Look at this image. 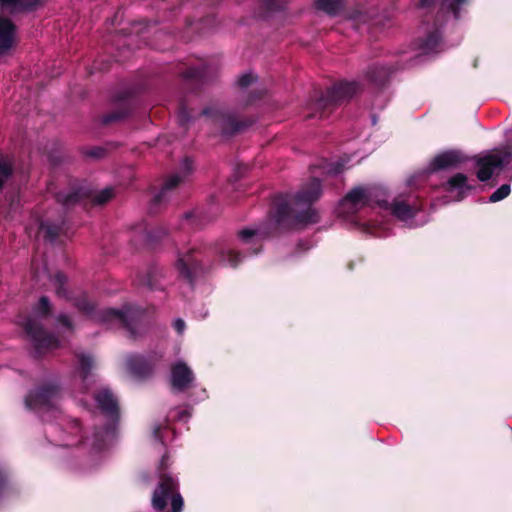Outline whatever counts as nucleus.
I'll list each match as a JSON object with an SVG mask.
<instances>
[{
	"label": "nucleus",
	"instance_id": "obj_46",
	"mask_svg": "<svg viewBox=\"0 0 512 512\" xmlns=\"http://www.w3.org/2000/svg\"><path fill=\"white\" fill-rule=\"evenodd\" d=\"M192 217H193V214H191V213H187V214L185 215V220H186V221H189Z\"/></svg>",
	"mask_w": 512,
	"mask_h": 512
},
{
	"label": "nucleus",
	"instance_id": "obj_44",
	"mask_svg": "<svg viewBox=\"0 0 512 512\" xmlns=\"http://www.w3.org/2000/svg\"><path fill=\"white\" fill-rule=\"evenodd\" d=\"M61 440L63 441V445L65 446H71L74 444L73 442L68 441L66 437H63Z\"/></svg>",
	"mask_w": 512,
	"mask_h": 512
},
{
	"label": "nucleus",
	"instance_id": "obj_38",
	"mask_svg": "<svg viewBox=\"0 0 512 512\" xmlns=\"http://www.w3.org/2000/svg\"><path fill=\"white\" fill-rule=\"evenodd\" d=\"M173 327L179 334H182L186 328V325L185 322L179 318L173 322Z\"/></svg>",
	"mask_w": 512,
	"mask_h": 512
},
{
	"label": "nucleus",
	"instance_id": "obj_4",
	"mask_svg": "<svg viewBox=\"0 0 512 512\" xmlns=\"http://www.w3.org/2000/svg\"><path fill=\"white\" fill-rule=\"evenodd\" d=\"M321 183L313 178L294 196V201L290 211L293 214V224L295 226H306L319 221L317 211L312 208V204L317 201L321 195Z\"/></svg>",
	"mask_w": 512,
	"mask_h": 512
},
{
	"label": "nucleus",
	"instance_id": "obj_30",
	"mask_svg": "<svg viewBox=\"0 0 512 512\" xmlns=\"http://www.w3.org/2000/svg\"><path fill=\"white\" fill-rule=\"evenodd\" d=\"M260 236V231L254 229H243L239 232V238L244 243L254 242L255 240L259 239Z\"/></svg>",
	"mask_w": 512,
	"mask_h": 512
},
{
	"label": "nucleus",
	"instance_id": "obj_34",
	"mask_svg": "<svg viewBox=\"0 0 512 512\" xmlns=\"http://www.w3.org/2000/svg\"><path fill=\"white\" fill-rule=\"evenodd\" d=\"M54 285L56 286V292L59 296H65L66 291L64 289L65 276L61 273H57L54 278Z\"/></svg>",
	"mask_w": 512,
	"mask_h": 512
},
{
	"label": "nucleus",
	"instance_id": "obj_49",
	"mask_svg": "<svg viewBox=\"0 0 512 512\" xmlns=\"http://www.w3.org/2000/svg\"><path fill=\"white\" fill-rule=\"evenodd\" d=\"M253 99L249 96V99L246 101V104L252 103Z\"/></svg>",
	"mask_w": 512,
	"mask_h": 512
},
{
	"label": "nucleus",
	"instance_id": "obj_7",
	"mask_svg": "<svg viewBox=\"0 0 512 512\" xmlns=\"http://www.w3.org/2000/svg\"><path fill=\"white\" fill-rule=\"evenodd\" d=\"M512 159V129L506 132V144L502 150L489 151L476 158L477 178L484 182L489 180L496 170Z\"/></svg>",
	"mask_w": 512,
	"mask_h": 512
},
{
	"label": "nucleus",
	"instance_id": "obj_41",
	"mask_svg": "<svg viewBox=\"0 0 512 512\" xmlns=\"http://www.w3.org/2000/svg\"><path fill=\"white\" fill-rule=\"evenodd\" d=\"M122 116L120 115H116V114H111L109 116L106 117L105 121L106 122H110V121H114V120H118L120 119Z\"/></svg>",
	"mask_w": 512,
	"mask_h": 512
},
{
	"label": "nucleus",
	"instance_id": "obj_37",
	"mask_svg": "<svg viewBox=\"0 0 512 512\" xmlns=\"http://www.w3.org/2000/svg\"><path fill=\"white\" fill-rule=\"evenodd\" d=\"M344 168H345V164L344 163L337 162V163L332 164L328 168V172L331 173V174H338V173L342 172Z\"/></svg>",
	"mask_w": 512,
	"mask_h": 512
},
{
	"label": "nucleus",
	"instance_id": "obj_21",
	"mask_svg": "<svg viewBox=\"0 0 512 512\" xmlns=\"http://www.w3.org/2000/svg\"><path fill=\"white\" fill-rule=\"evenodd\" d=\"M317 6L329 15H336L343 8V0H317Z\"/></svg>",
	"mask_w": 512,
	"mask_h": 512
},
{
	"label": "nucleus",
	"instance_id": "obj_6",
	"mask_svg": "<svg viewBox=\"0 0 512 512\" xmlns=\"http://www.w3.org/2000/svg\"><path fill=\"white\" fill-rule=\"evenodd\" d=\"M60 390L54 383L46 384L35 391L30 392L25 398V405L28 409L40 415L44 422L58 417L61 412L58 408Z\"/></svg>",
	"mask_w": 512,
	"mask_h": 512
},
{
	"label": "nucleus",
	"instance_id": "obj_2",
	"mask_svg": "<svg viewBox=\"0 0 512 512\" xmlns=\"http://www.w3.org/2000/svg\"><path fill=\"white\" fill-rule=\"evenodd\" d=\"M98 408L109 418V425L101 431H95L92 437L86 438L85 444L95 452L104 451L115 437L116 422L118 419V403L108 388H102L95 394Z\"/></svg>",
	"mask_w": 512,
	"mask_h": 512
},
{
	"label": "nucleus",
	"instance_id": "obj_8",
	"mask_svg": "<svg viewBox=\"0 0 512 512\" xmlns=\"http://www.w3.org/2000/svg\"><path fill=\"white\" fill-rule=\"evenodd\" d=\"M360 90V86L355 81H345L340 82L332 86L327 90L326 94L321 97L313 106L315 112H311L307 115L309 118L319 117L322 118L324 116V111L338 105L353 95H355Z\"/></svg>",
	"mask_w": 512,
	"mask_h": 512
},
{
	"label": "nucleus",
	"instance_id": "obj_16",
	"mask_svg": "<svg viewBox=\"0 0 512 512\" xmlns=\"http://www.w3.org/2000/svg\"><path fill=\"white\" fill-rule=\"evenodd\" d=\"M443 189L453 194L455 201H460L474 189V185L469 183L465 174L457 173L443 184Z\"/></svg>",
	"mask_w": 512,
	"mask_h": 512
},
{
	"label": "nucleus",
	"instance_id": "obj_32",
	"mask_svg": "<svg viewBox=\"0 0 512 512\" xmlns=\"http://www.w3.org/2000/svg\"><path fill=\"white\" fill-rule=\"evenodd\" d=\"M80 199L78 192L60 193L58 194V201L65 206L72 205Z\"/></svg>",
	"mask_w": 512,
	"mask_h": 512
},
{
	"label": "nucleus",
	"instance_id": "obj_28",
	"mask_svg": "<svg viewBox=\"0 0 512 512\" xmlns=\"http://www.w3.org/2000/svg\"><path fill=\"white\" fill-rule=\"evenodd\" d=\"M39 231L44 233L45 237L52 241L59 234V227L41 222L39 225Z\"/></svg>",
	"mask_w": 512,
	"mask_h": 512
},
{
	"label": "nucleus",
	"instance_id": "obj_14",
	"mask_svg": "<svg viewBox=\"0 0 512 512\" xmlns=\"http://www.w3.org/2000/svg\"><path fill=\"white\" fill-rule=\"evenodd\" d=\"M194 249L189 248L187 250H178L176 268L180 275L185 279L192 281L197 275L198 271L201 270L200 262L194 256Z\"/></svg>",
	"mask_w": 512,
	"mask_h": 512
},
{
	"label": "nucleus",
	"instance_id": "obj_20",
	"mask_svg": "<svg viewBox=\"0 0 512 512\" xmlns=\"http://www.w3.org/2000/svg\"><path fill=\"white\" fill-rule=\"evenodd\" d=\"M391 73V69L382 65H375L369 68L367 76L370 81L380 84L383 83Z\"/></svg>",
	"mask_w": 512,
	"mask_h": 512
},
{
	"label": "nucleus",
	"instance_id": "obj_48",
	"mask_svg": "<svg viewBox=\"0 0 512 512\" xmlns=\"http://www.w3.org/2000/svg\"><path fill=\"white\" fill-rule=\"evenodd\" d=\"M35 277H36V278H40V277H41V274H40V272H38V271H35Z\"/></svg>",
	"mask_w": 512,
	"mask_h": 512
},
{
	"label": "nucleus",
	"instance_id": "obj_19",
	"mask_svg": "<svg viewBox=\"0 0 512 512\" xmlns=\"http://www.w3.org/2000/svg\"><path fill=\"white\" fill-rule=\"evenodd\" d=\"M442 43L438 30L428 33L425 39L419 43V50L421 54H430L441 51Z\"/></svg>",
	"mask_w": 512,
	"mask_h": 512
},
{
	"label": "nucleus",
	"instance_id": "obj_13",
	"mask_svg": "<svg viewBox=\"0 0 512 512\" xmlns=\"http://www.w3.org/2000/svg\"><path fill=\"white\" fill-rule=\"evenodd\" d=\"M195 380V375L188 364L182 360L171 366L170 383L173 390L182 392L189 389Z\"/></svg>",
	"mask_w": 512,
	"mask_h": 512
},
{
	"label": "nucleus",
	"instance_id": "obj_15",
	"mask_svg": "<svg viewBox=\"0 0 512 512\" xmlns=\"http://www.w3.org/2000/svg\"><path fill=\"white\" fill-rule=\"evenodd\" d=\"M192 161L185 158L180 166V171L171 175L163 184L160 192L156 195L155 200L162 202L166 199L169 192L175 189L180 183L184 181L186 176L192 171Z\"/></svg>",
	"mask_w": 512,
	"mask_h": 512
},
{
	"label": "nucleus",
	"instance_id": "obj_9",
	"mask_svg": "<svg viewBox=\"0 0 512 512\" xmlns=\"http://www.w3.org/2000/svg\"><path fill=\"white\" fill-rule=\"evenodd\" d=\"M24 328L31 338L35 350L41 354L46 351H51L62 346V340L48 335L44 332L41 325L35 319H27Z\"/></svg>",
	"mask_w": 512,
	"mask_h": 512
},
{
	"label": "nucleus",
	"instance_id": "obj_1",
	"mask_svg": "<svg viewBox=\"0 0 512 512\" xmlns=\"http://www.w3.org/2000/svg\"><path fill=\"white\" fill-rule=\"evenodd\" d=\"M75 305L99 322L125 327L132 336H136L146 325L144 311L137 306H125L122 310L109 308L94 314V304L85 295L78 298Z\"/></svg>",
	"mask_w": 512,
	"mask_h": 512
},
{
	"label": "nucleus",
	"instance_id": "obj_40",
	"mask_svg": "<svg viewBox=\"0 0 512 512\" xmlns=\"http://www.w3.org/2000/svg\"><path fill=\"white\" fill-rule=\"evenodd\" d=\"M172 417H173V418H177V419L182 420V421H185V420L189 417V415H188V412H187V411L182 410V411H180V412L178 413V415H177V416H172Z\"/></svg>",
	"mask_w": 512,
	"mask_h": 512
},
{
	"label": "nucleus",
	"instance_id": "obj_25",
	"mask_svg": "<svg viewBox=\"0 0 512 512\" xmlns=\"http://www.w3.org/2000/svg\"><path fill=\"white\" fill-rule=\"evenodd\" d=\"M256 82L257 76H255L252 72H247L239 76L237 80V85L243 91V93H245L246 90Z\"/></svg>",
	"mask_w": 512,
	"mask_h": 512
},
{
	"label": "nucleus",
	"instance_id": "obj_5",
	"mask_svg": "<svg viewBox=\"0 0 512 512\" xmlns=\"http://www.w3.org/2000/svg\"><path fill=\"white\" fill-rule=\"evenodd\" d=\"M377 205L408 227L422 226L428 221L427 217L421 214V206L412 194L398 195L391 203L377 200Z\"/></svg>",
	"mask_w": 512,
	"mask_h": 512
},
{
	"label": "nucleus",
	"instance_id": "obj_29",
	"mask_svg": "<svg viewBox=\"0 0 512 512\" xmlns=\"http://www.w3.org/2000/svg\"><path fill=\"white\" fill-rule=\"evenodd\" d=\"M50 312V304L47 297L43 296L40 298L38 305L34 309L36 317H45Z\"/></svg>",
	"mask_w": 512,
	"mask_h": 512
},
{
	"label": "nucleus",
	"instance_id": "obj_22",
	"mask_svg": "<svg viewBox=\"0 0 512 512\" xmlns=\"http://www.w3.org/2000/svg\"><path fill=\"white\" fill-rule=\"evenodd\" d=\"M467 0H442L441 1V10L443 12H451L455 19L459 17V10L462 5L466 3Z\"/></svg>",
	"mask_w": 512,
	"mask_h": 512
},
{
	"label": "nucleus",
	"instance_id": "obj_35",
	"mask_svg": "<svg viewBox=\"0 0 512 512\" xmlns=\"http://www.w3.org/2000/svg\"><path fill=\"white\" fill-rule=\"evenodd\" d=\"M261 4L267 11H275L283 7L279 0H261Z\"/></svg>",
	"mask_w": 512,
	"mask_h": 512
},
{
	"label": "nucleus",
	"instance_id": "obj_23",
	"mask_svg": "<svg viewBox=\"0 0 512 512\" xmlns=\"http://www.w3.org/2000/svg\"><path fill=\"white\" fill-rule=\"evenodd\" d=\"M220 257L223 262L235 267L241 261V256L236 253L231 247H225L220 251Z\"/></svg>",
	"mask_w": 512,
	"mask_h": 512
},
{
	"label": "nucleus",
	"instance_id": "obj_10",
	"mask_svg": "<svg viewBox=\"0 0 512 512\" xmlns=\"http://www.w3.org/2000/svg\"><path fill=\"white\" fill-rule=\"evenodd\" d=\"M372 191L357 187L352 189L339 204V215L349 218L371 203Z\"/></svg>",
	"mask_w": 512,
	"mask_h": 512
},
{
	"label": "nucleus",
	"instance_id": "obj_18",
	"mask_svg": "<svg viewBox=\"0 0 512 512\" xmlns=\"http://www.w3.org/2000/svg\"><path fill=\"white\" fill-rule=\"evenodd\" d=\"M77 358V371L75 377L81 382V389L86 390L94 378L91 372L94 366V361L88 354H80Z\"/></svg>",
	"mask_w": 512,
	"mask_h": 512
},
{
	"label": "nucleus",
	"instance_id": "obj_26",
	"mask_svg": "<svg viewBox=\"0 0 512 512\" xmlns=\"http://www.w3.org/2000/svg\"><path fill=\"white\" fill-rule=\"evenodd\" d=\"M12 162L8 158L0 160V189L12 173Z\"/></svg>",
	"mask_w": 512,
	"mask_h": 512
},
{
	"label": "nucleus",
	"instance_id": "obj_27",
	"mask_svg": "<svg viewBox=\"0 0 512 512\" xmlns=\"http://www.w3.org/2000/svg\"><path fill=\"white\" fill-rule=\"evenodd\" d=\"M511 192V188L509 184L501 185L497 190H495L489 197V201L492 203L501 201L505 199Z\"/></svg>",
	"mask_w": 512,
	"mask_h": 512
},
{
	"label": "nucleus",
	"instance_id": "obj_31",
	"mask_svg": "<svg viewBox=\"0 0 512 512\" xmlns=\"http://www.w3.org/2000/svg\"><path fill=\"white\" fill-rule=\"evenodd\" d=\"M114 195L112 188H105L94 196V203L102 205L108 202Z\"/></svg>",
	"mask_w": 512,
	"mask_h": 512
},
{
	"label": "nucleus",
	"instance_id": "obj_47",
	"mask_svg": "<svg viewBox=\"0 0 512 512\" xmlns=\"http://www.w3.org/2000/svg\"><path fill=\"white\" fill-rule=\"evenodd\" d=\"M165 462H166V456H164V457L162 458L161 465H162V466H164V465H165Z\"/></svg>",
	"mask_w": 512,
	"mask_h": 512
},
{
	"label": "nucleus",
	"instance_id": "obj_43",
	"mask_svg": "<svg viewBox=\"0 0 512 512\" xmlns=\"http://www.w3.org/2000/svg\"><path fill=\"white\" fill-rule=\"evenodd\" d=\"M71 429L75 432V433H78L79 432V425L77 423V421H73L72 422V427Z\"/></svg>",
	"mask_w": 512,
	"mask_h": 512
},
{
	"label": "nucleus",
	"instance_id": "obj_50",
	"mask_svg": "<svg viewBox=\"0 0 512 512\" xmlns=\"http://www.w3.org/2000/svg\"><path fill=\"white\" fill-rule=\"evenodd\" d=\"M54 430H56V427L51 426L49 431L52 433Z\"/></svg>",
	"mask_w": 512,
	"mask_h": 512
},
{
	"label": "nucleus",
	"instance_id": "obj_39",
	"mask_svg": "<svg viewBox=\"0 0 512 512\" xmlns=\"http://www.w3.org/2000/svg\"><path fill=\"white\" fill-rule=\"evenodd\" d=\"M153 435L154 437L161 441L162 442V439H163V435H162V426L161 425H157L154 427L153 429Z\"/></svg>",
	"mask_w": 512,
	"mask_h": 512
},
{
	"label": "nucleus",
	"instance_id": "obj_17",
	"mask_svg": "<svg viewBox=\"0 0 512 512\" xmlns=\"http://www.w3.org/2000/svg\"><path fill=\"white\" fill-rule=\"evenodd\" d=\"M464 161L465 157L460 151H445L438 154L431 160L429 164V170L437 171L441 169L456 167Z\"/></svg>",
	"mask_w": 512,
	"mask_h": 512
},
{
	"label": "nucleus",
	"instance_id": "obj_36",
	"mask_svg": "<svg viewBox=\"0 0 512 512\" xmlns=\"http://www.w3.org/2000/svg\"><path fill=\"white\" fill-rule=\"evenodd\" d=\"M288 213L287 205L279 206L277 209L276 221L282 223Z\"/></svg>",
	"mask_w": 512,
	"mask_h": 512
},
{
	"label": "nucleus",
	"instance_id": "obj_45",
	"mask_svg": "<svg viewBox=\"0 0 512 512\" xmlns=\"http://www.w3.org/2000/svg\"><path fill=\"white\" fill-rule=\"evenodd\" d=\"M195 76H196V71H195L194 69H193V70H190V71L188 72L187 77H195Z\"/></svg>",
	"mask_w": 512,
	"mask_h": 512
},
{
	"label": "nucleus",
	"instance_id": "obj_33",
	"mask_svg": "<svg viewBox=\"0 0 512 512\" xmlns=\"http://www.w3.org/2000/svg\"><path fill=\"white\" fill-rule=\"evenodd\" d=\"M192 118V111L185 104H182L178 113V120L180 124L185 126L192 120Z\"/></svg>",
	"mask_w": 512,
	"mask_h": 512
},
{
	"label": "nucleus",
	"instance_id": "obj_24",
	"mask_svg": "<svg viewBox=\"0 0 512 512\" xmlns=\"http://www.w3.org/2000/svg\"><path fill=\"white\" fill-rule=\"evenodd\" d=\"M56 329L58 333L72 334L73 324L68 316L61 314L57 317Z\"/></svg>",
	"mask_w": 512,
	"mask_h": 512
},
{
	"label": "nucleus",
	"instance_id": "obj_3",
	"mask_svg": "<svg viewBox=\"0 0 512 512\" xmlns=\"http://www.w3.org/2000/svg\"><path fill=\"white\" fill-rule=\"evenodd\" d=\"M39 0H0V11L11 13L33 8ZM20 36L15 23L0 16V57L9 55L19 44Z\"/></svg>",
	"mask_w": 512,
	"mask_h": 512
},
{
	"label": "nucleus",
	"instance_id": "obj_12",
	"mask_svg": "<svg viewBox=\"0 0 512 512\" xmlns=\"http://www.w3.org/2000/svg\"><path fill=\"white\" fill-rule=\"evenodd\" d=\"M160 358L161 355H129L125 361L126 369L132 377L140 379L153 371Z\"/></svg>",
	"mask_w": 512,
	"mask_h": 512
},
{
	"label": "nucleus",
	"instance_id": "obj_42",
	"mask_svg": "<svg viewBox=\"0 0 512 512\" xmlns=\"http://www.w3.org/2000/svg\"><path fill=\"white\" fill-rule=\"evenodd\" d=\"M433 0H422L421 1V7L426 8L429 7L432 4Z\"/></svg>",
	"mask_w": 512,
	"mask_h": 512
},
{
	"label": "nucleus",
	"instance_id": "obj_51",
	"mask_svg": "<svg viewBox=\"0 0 512 512\" xmlns=\"http://www.w3.org/2000/svg\"><path fill=\"white\" fill-rule=\"evenodd\" d=\"M147 286L152 288V284L150 282H147Z\"/></svg>",
	"mask_w": 512,
	"mask_h": 512
},
{
	"label": "nucleus",
	"instance_id": "obj_11",
	"mask_svg": "<svg viewBox=\"0 0 512 512\" xmlns=\"http://www.w3.org/2000/svg\"><path fill=\"white\" fill-rule=\"evenodd\" d=\"M201 116L211 121L225 135L232 134L241 128L236 116L217 107H209L202 111Z\"/></svg>",
	"mask_w": 512,
	"mask_h": 512
}]
</instances>
